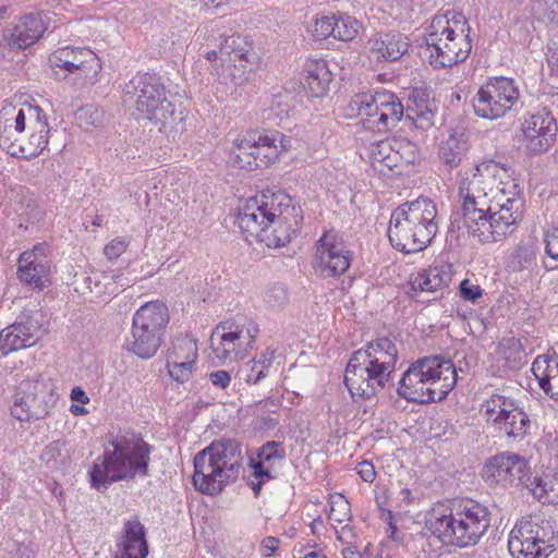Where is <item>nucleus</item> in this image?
Here are the masks:
<instances>
[{"mask_svg": "<svg viewBox=\"0 0 558 558\" xmlns=\"http://www.w3.org/2000/svg\"><path fill=\"white\" fill-rule=\"evenodd\" d=\"M463 225L482 243L497 242L514 232L525 201L509 168L493 159L477 163L459 184Z\"/></svg>", "mask_w": 558, "mask_h": 558, "instance_id": "f257e3e1", "label": "nucleus"}, {"mask_svg": "<svg viewBox=\"0 0 558 558\" xmlns=\"http://www.w3.org/2000/svg\"><path fill=\"white\" fill-rule=\"evenodd\" d=\"M122 101L138 119L150 121L168 137L174 138L185 130V109L167 98L165 85L153 75L138 74L130 80L123 88Z\"/></svg>", "mask_w": 558, "mask_h": 558, "instance_id": "f03ea898", "label": "nucleus"}, {"mask_svg": "<svg viewBox=\"0 0 558 558\" xmlns=\"http://www.w3.org/2000/svg\"><path fill=\"white\" fill-rule=\"evenodd\" d=\"M150 446L135 434L108 435L104 453L90 471V484L99 489L119 481L148 475Z\"/></svg>", "mask_w": 558, "mask_h": 558, "instance_id": "7ed1b4c3", "label": "nucleus"}, {"mask_svg": "<svg viewBox=\"0 0 558 558\" xmlns=\"http://www.w3.org/2000/svg\"><path fill=\"white\" fill-rule=\"evenodd\" d=\"M397 361V345L386 337L354 352L344 373V384L351 396L368 399L379 393L389 383Z\"/></svg>", "mask_w": 558, "mask_h": 558, "instance_id": "20e7f679", "label": "nucleus"}, {"mask_svg": "<svg viewBox=\"0 0 558 558\" xmlns=\"http://www.w3.org/2000/svg\"><path fill=\"white\" fill-rule=\"evenodd\" d=\"M437 230L436 204L428 197H418L392 211L388 236L396 250L411 254L426 248Z\"/></svg>", "mask_w": 558, "mask_h": 558, "instance_id": "39448f33", "label": "nucleus"}, {"mask_svg": "<svg viewBox=\"0 0 558 558\" xmlns=\"http://www.w3.org/2000/svg\"><path fill=\"white\" fill-rule=\"evenodd\" d=\"M490 525L486 507L465 500L456 505L448 513L433 509L426 520L428 532L444 545L458 547L478 543Z\"/></svg>", "mask_w": 558, "mask_h": 558, "instance_id": "423d86ee", "label": "nucleus"}, {"mask_svg": "<svg viewBox=\"0 0 558 558\" xmlns=\"http://www.w3.org/2000/svg\"><path fill=\"white\" fill-rule=\"evenodd\" d=\"M242 468V452L234 440L214 441L194 458L193 484L206 495H217L236 481Z\"/></svg>", "mask_w": 558, "mask_h": 558, "instance_id": "0eeeda50", "label": "nucleus"}, {"mask_svg": "<svg viewBox=\"0 0 558 558\" xmlns=\"http://www.w3.org/2000/svg\"><path fill=\"white\" fill-rule=\"evenodd\" d=\"M471 48L469 27L461 14L434 16L426 36V50L434 68L452 66L464 61Z\"/></svg>", "mask_w": 558, "mask_h": 558, "instance_id": "6e6552de", "label": "nucleus"}, {"mask_svg": "<svg viewBox=\"0 0 558 558\" xmlns=\"http://www.w3.org/2000/svg\"><path fill=\"white\" fill-rule=\"evenodd\" d=\"M168 323L169 312L165 303H145L133 315L131 337L124 348L141 359L154 356L162 343Z\"/></svg>", "mask_w": 558, "mask_h": 558, "instance_id": "1a4fd4ad", "label": "nucleus"}, {"mask_svg": "<svg viewBox=\"0 0 558 558\" xmlns=\"http://www.w3.org/2000/svg\"><path fill=\"white\" fill-rule=\"evenodd\" d=\"M555 543L551 524L538 515H527L510 531L508 549L513 558H547L554 551Z\"/></svg>", "mask_w": 558, "mask_h": 558, "instance_id": "9d476101", "label": "nucleus"}, {"mask_svg": "<svg viewBox=\"0 0 558 558\" xmlns=\"http://www.w3.org/2000/svg\"><path fill=\"white\" fill-rule=\"evenodd\" d=\"M351 109L365 130L378 133L395 128L403 116V106L388 90L356 95L351 101Z\"/></svg>", "mask_w": 558, "mask_h": 558, "instance_id": "9b49d317", "label": "nucleus"}, {"mask_svg": "<svg viewBox=\"0 0 558 558\" xmlns=\"http://www.w3.org/2000/svg\"><path fill=\"white\" fill-rule=\"evenodd\" d=\"M258 331L257 324L246 317L221 322L210 336L214 357L223 363L245 356L253 348Z\"/></svg>", "mask_w": 558, "mask_h": 558, "instance_id": "f8f14e48", "label": "nucleus"}, {"mask_svg": "<svg viewBox=\"0 0 558 558\" xmlns=\"http://www.w3.org/2000/svg\"><path fill=\"white\" fill-rule=\"evenodd\" d=\"M520 92L512 78L493 77L480 87L473 98L477 117L495 120L505 117L519 101Z\"/></svg>", "mask_w": 558, "mask_h": 558, "instance_id": "ddd939ff", "label": "nucleus"}, {"mask_svg": "<svg viewBox=\"0 0 558 558\" xmlns=\"http://www.w3.org/2000/svg\"><path fill=\"white\" fill-rule=\"evenodd\" d=\"M486 422L507 437L521 438L529 433V415L511 397L493 393L481 405Z\"/></svg>", "mask_w": 558, "mask_h": 558, "instance_id": "4468645a", "label": "nucleus"}, {"mask_svg": "<svg viewBox=\"0 0 558 558\" xmlns=\"http://www.w3.org/2000/svg\"><path fill=\"white\" fill-rule=\"evenodd\" d=\"M49 62L56 72L64 71V78L78 87L95 84L101 70L97 54L86 48L60 47L51 53Z\"/></svg>", "mask_w": 558, "mask_h": 558, "instance_id": "2eb2a0df", "label": "nucleus"}, {"mask_svg": "<svg viewBox=\"0 0 558 558\" xmlns=\"http://www.w3.org/2000/svg\"><path fill=\"white\" fill-rule=\"evenodd\" d=\"M53 395L51 385L44 378L23 380L14 395L11 414L21 422L39 420L49 413Z\"/></svg>", "mask_w": 558, "mask_h": 558, "instance_id": "dca6fc26", "label": "nucleus"}, {"mask_svg": "<svg viewBox=\"0 0 558 558\" xmlns=\"http://www.w3.org/2000/svg\"><path fill=\"white\" fill-rule=\"evenodd\" d=\"M278 193L262 192L254 195L243 203L239 209L238 226L248 242H258L263 235L266 223L270 217L276 216V208H279L280 202Z\"/></svg>", "mask_w": 558, "mask_h": 558, "instance_id": "f3484780", "label": "nucleus"}, {"mask_svg": "<svg viewBox=\"0 0 558 558\" xmlns=\"http://www.w3.org/2000/svg\"><path fill=\"white\" fill-rule=\"evenodd\" d=\"M279 208H276V216L270 217L266 229L259 239L268 247H282L295 235L302 221L301 209L296 207L291 197L279 192Z\"/></svg>", "mask_w": 558, "mask_h": 558, "instance_id": "a211bd4d", "label": "nucleus"}, {"mask_svg": "<svg viewBox=\"0 0 558 558\" xmlns=\"http://www.w3.org/2000/svg\"><path fill=\"white\" fill-rule=\"evenodd\" d=\"M529 462L518 453L504 452L490 458L484 465L483 478L489 486L525 487L529 478Z\"/></svg>", "mask_w": 558, "mask_h": 558, "instance_id": "6ab92c4d", "label": "nucleus"}, {"mask_svg": "<svg viewBox=\"0 0 558 558\" xmlns=\"http://www.w3.org/2000/svg\"><path fill=\"white\" fill-rule=\"evenodd\" d=\"M16 124L22 129L24 158L38 156L48 145L47 116L38 106L26 105L17 109Z\"/></svg>", "mask_w": 558, "mask_h": 558, "instance_id": "aec40b11", "label": "nucleus"}, {"mask_svg": "<svg viewBox=\"0 0 558 558\" xmlns=\"http://www.w3.org/2000/svg\"><path fill=\"white\" fill-rule=\"evenodd\" d=\"M351 264L350 251L342 239L332 232H325L315 244L314 268L323 278L344 274Z\"/></svg>", "mask_w": 558, "mask_h": 558, "instance_id": "412c9836", "label": "nucleus"}, {"mask_svg": "<svg viewBox=\"0 0 558 558\" xmlns=\"http://www.w3.org/2000/svg\"><path fill=\"white\" fill-rule=\"evenodd\" d=\"M519 142L530 154L537 155L549 149L557 134L554 117L546 110L524 118L520 126Z\"/></svg>", "mask_w": 558, "mask_h": 558, "instance_id": "4be33fe9", "label": "nucleus"}, {"mask_svg": "<svg viewBox=\"0 0 558 558\" xmlns=\"http://www.w3.org/2000/svg\"><path fill=\"white\" fill-rule=\"evenodd\" d=\"M198 357L196 340L187 336H178L167 351V368L170 377L178 383L189 381Z\"/></svg>", "mask_w": 558, "mask_h": 558, "instance_id": "5701e85b", "label": "nucleus"}, {"mask_svg": "<svg viewBox=\"0 0 558 558\" xmlns=\"http://www.w3.org/2000/svg\"><path fill=\"white\" fill-rule=\"evenodd\" d=\"M19 279L36 289H44L49 282L50 260L47 245L36 244L32 250L23 252L19 257Z\"/></svg>", "mask_w": 558, "mask_h": 558, "instance_id": "b1692460", "label": "nucleus"}, {"mask_svg": "<svg viewBox=\"0 0 558 558\" xmlns=\"http://www.w3.org/2000/svg\"><path fill=\"white\" fill-rule=\"evenodd\" d=\"M424 369H428L427 379L433 401H441L454 388L458 375L451 360L434 355L420 359Z\"/></svg>", "mask_w": 558, "mask_h": 558, "instance_id": "393cba45", "label": "nucleus"}, {"mask_svg": "<svg viewBox=\"0 0 558 558\" xmlns=\"http://www.w3.org/2000/svg\"><path fill=\"white\" fill-rule=\"evenodd\" d=\"M50 17L44 13H29L21 17L19 23L7 35L8 45L13 49H26L37 43L48 29Z\"/></svg>", "mask_w": 558, "mask_h": 558, "instance_id": "a878e982", "label": "nucleus"}, {"mask_svg": "<svg viewBox=\"0 0 558 558\" xmlns=\"http://www.w3.org/2000/svg\"><path fill=\"white\" fill-rule=\"evenodd\" d=\"M427 374L429 375L428 369H424L420 360L412 363L399 381V396L417 403L433 401L430 386L427 384Z\"/></svg>", "mask_w": 558, "mask_h": 558, "instance_id": "bb28decb", "label": "nucleus"}, {"mask_svg": "<svg viewBox=\"0 0 558 558\" xmlns=\"http://www.w3.org/2000/svg\"><path fill=\"white\" fill-rule=\"evenodd\" d=\"M409 47L408 37L401 33H377L367 41L369 58L377 61H396Z\"/></svg>", "mask_w": 558, "mask_h": 558, "instance_id": "cd10ccee", "label": "nucleus"}, {"mask_svg": "<svg viewBox=\"0 0 558 558\" xmlns=\"http://www.w3.org/2000/svg\"><path fill=\"white\" fill-rule=\"evenodd\" d=\"M147 554L143 524L137 519L126 521L124 534L117 542L112 558H146Z\"/></svg>", "mask_w": 558, "mask_h": 558, "instance_id": "c85d7f7f", "label": "nucleus"}, {"mask_svg": "<svg viewBox=\"0 0 558 558\" xmlns=\"http://www.w3.org/2000/svg\"><path fill=\"white\" fill-rule=\"evenodd\" d=\"M219 51L221 56H228L230 62H245L251 68H258L260 64V58L254 51L252 40L239 33L222 34Z\"/></svg>", "mask_w": 558, "mask_h": 558, "instance_id": "c756f323", "label": "nucleus"}, {"mask_svg": "<svg viewBox=\"0 0 558 558\" xmlns=\"http://www.w3.org/2000/svg\"><path fill=\"white\" fill-rule=\"evenodd\" d=\"M15 114L17 109L13 106H7L0 111V147L11 156L24 157V138Z\"/></svg>", "mask_w": 558, "mask_h": 558, "instance_id": "7c9ffc66", "label": "nucleus"}, {"mask_svg": "<svg viewBox=\"0 0 558 558\" xmlns=\"http://www.w3.org/2000/svg\"><path fill=\"white\" fill-rule=\"evenodd\" d=\"M38 339V328L35 325L28 323L13 324L0 332V351L3 354H9L34 345Z\"/></svg>", "mask_w": 558, "mask_h": 558, "instance_id": "2f4dec72", "label": "nucleus"}, {"mask_svg": "<svg viewBox=\"0 0 558 558\" xmlns=\"http://www.w3.org/2000/svg\"><path fill=\"white\" fill-rule=\"evenodd\" d=\"M525 488L543 505H558V469L549 468L525 478Z\"/></svg>", "mask_w": 558, "mask_h": 558, "instance_id": "473e14b6", "label": "nucleus"}, {"mask_svg": "<svg viewBox=\"0 0 558 558\" xmlns=\"http://www.w3.org/2000/svg\"><path fill=\"white\" fill-rule=\"evenodd\" d=\"M332 81L327 62L322 59H307L303 68V86L314 97H323Z\"/></svg>", "mask_w": 558, "mask_h": 558, "instance_id": "72a5a7b5", "label": "nucleus"}, {"mask_svg": "<svg viewBox=\"0 0 558 558\" xmlns=\"http://www.w3.org/2000/svg\"><path fill=\"white\" fill-rule=\"evenodd\" d=\"M257 461L252 463V468L254 469V475L256 478H259V482L253 486V489L256 495H258L260 489V484L263 478H274L277 474V468L281 463L283 459V451L280 447V444L276 441H269L265 444L257 456Z\"/></svg>", "mask_w": 558, "mask_h": 558, "instance_id": "f704fd0d", "label": "nucleus"}, {"mask_svg": "<svg viewBox=\"0 0 558 558\" xmlns=\"http://www.w3.org/2000/svg\"><path fill=\"white\" fill-rule=\"evenodd\" d=\"M257 144H259V167H268L279 158L288 154L292 147V141L289 136L278 132L257 134Z\"/></svg>", "mask_w": 558, "mask_h": 558, "instance_id": "c9c22d12", "label": "nucleus"}, {"mask_svg": "<svg viewBox=\"0 0 558 558\" xmlns=\"http://www.w3.org/2000/svg\"><path fill=\"white\" fill-rule=\"evenodd\" d=\"M257 133H247L239 135L232 142L231 157L234 165L247 171L259 167V144H257Z\"/></svg>", "mask_w": 558, "mask_h": 558, "instance_id": "e433bc0d", "label": "nucleus"}, {"mask_svg": "<svg viewBox=\"0 0 558 558\" xmlns=\"http://www.w3.org/2000/svg\"><path fill=\"white\" fill-rule=\"evenodd\" d=\"M532 373L543 391L558 401V356H537L532 364Z\"/></svg>", "mask_w": 558, "mask_h": 558, "instance_id": "4c0bfd02", "label": "nucleus"}, {"mask_svg": "<svg viewBox=\"0 0 558 558\" xmlns=\"http://www.w3.org/2000/svg\"><path fill=\"white\" fill-rule=\"evenodd\" d=\"M451 278L452 274L449 266L437 265L412 275L410 286L413 291L435 292L447 287Z\"/></svg>", "mask_w": 558, "mask_h": 558, "instance_id": "58836bf2", "label": "nucleus"}, {"mask_svg": "<svg viewBox=\"0 0 558 558\" xmlns=\"http://www.w3.org/2000/svg\"><path fill=\"white\" fill-rule=\"evenodd\" d=\"M75 291L85 295L87 293L99 296L101 294H113L117 292L114 275L100 270L90 272L75 280Z\"/></svg>", "mask_w": 558, "mask_h": 558, "instance_id": "ea45409f", "label": "nucleus"}, {"mask_svg": "<svg viewBox=\"0 0 558 558\" xmlns=\"http://www.w3.org/2000/svg\"><path fill=\"white\" fill-rule=\"evenodd\" d=\"M396 138L384 140L372 145L369 161L374 171L381 175L396 170L395 145Z\"/></svg>", "mask_w": 558, "mask_h": 558, "instance_id": "a19ab883", "label": "nucleus"}, {"mask_svg": "<svg viewBox=\"0 0 558 558\" xmlns=\"http://www.w3.org/2000/svg\"><path fill=\"white\" fill-rule=\"evenodd\" d=\"M498 360L509 368H518L525 362V351L519 339L513 337L499 341L497 347Z\"/></svg>", "mask_w": 558, "mask_h": 558, "instance_id": "79ce46f5", "label": "nucleus"}, {"mask_svg": "<svg viewBox=\"0 0 558 558\" xmlns=\"http://www.w3.org/2000/svg\"><path fill=\"white\" fill-rule=\"evenodd\" d=\"M275 359V351L267 349L258 359L248 361L241 369V376L248 384H257L265 376Z\"/></svg>", "mask_w": 558, "mask_h": 558, "instance_id": "37998d69", "label": "nucleus"}, {"mask_svg": "<svg viewBox=\"0 0 558 558\" xmlns=\"http://www.w3.org/2000/svg\"><path fill=\"white\" fill-rule=\"evenodd\" d=\"M468 150L466 142L462 136L451 135L441 144L439 148V157L442 162L450 168L457 167Z\"/></svg>", "mask_w": 558, "mask_h": 558, "instance_id": "c03bdc74", "label": "nucleus"}, {"mask_svg": "<svg viewBox=\"0 0 558 558\" xmlns=\"http://www.w3.org/2000/svg\"><path fill=\"white\" fill-rule=\"evenodd\" d=\"M221 60V72H219V70H216V72L219 75L223 76L226 80L230 81L232 84L238 86L244 85L247 82H250L252 80L254 72L258 69L251 68L245 62H239V64H236L235 62L231 63L229 61L228 64H225V60Z\"/></svg>", "mask_w": 558, "mask_h": 558, "instance_id": "a18cd8bd", "label": "nucleus"}, {"mask_svg": "<svg viewBox=\"0 0 558 558\" xmlns=\"http://www.w3.org/2000/svg\"><path fill=\"white\" fill-rule=\"evenodd\" d=\"M332 26L335 28L333 38L342 41L353 40L362 28L361 23L350 15H333Z\"/></svg>", "mask_w": 558, "mask_h": 558, "instance_id": "49530a36", "label": "nucleus"}, {"mask_svg": "<svg viewBox=\"0 0 558 558\" xmlns=\"http://www.w3.org/2000/svg\"><path fill=\"white\" fill-rule=\"evenodd\" d=\"M396 168L413 165L418 158V150L414 143L405 138H396L395 144Z\"/></svg>", "mask_w": 558, "mask_h": 558, "instance_id": "de8ad7c7", "label": "nucleus"}, {"mask_svg": "<svg viewBox=\"0 0 558 558\" xmlns=\"http://www.w3.org/2000/svg\"><path fill=\"white\" fill-rule=\"evenodd\" d=\"M329 519L336 523H344L351 520V506L342 494H332L329 498Z\"/></svg>", "mask_w": 558, "mask_h": 558, "instance_id": "09e8293b", "label": "nucleus"}, {"mask_svg": "<svg viewBox=\"0 0 558 558\" xmlns=\"http://www.w3.org/2000/svg\"><path fill=\"white\" fill-rule=\"evenodd\" d=\"M75 119L81 128L88 131L101 125L104 111L95 105H86L76 111Z\"/></svg>", "mask_w": 558, "mask_h": 558, "instance_id": "8fccbe9b", "label": "nucleus"}, {"mask_svg": "<svg viewBox=\"0 0 558 558\" xmlns=\"http://www.w3.org/2000/svg\"><path fill=\"white\" fill-rule=\"evenodd\" d=\"M332 24L333 15L316 16L307 24V32L317 40L333 37L335 28Z\"/></svg>", "mask_w": 558, "mask_h": 558, "instance_id": "3c124183", "label": "nucleus"}, {"mask_svg": "<svg viewBox=\"0 0 558 558\" xmlns=\"http://www.w3.org/2000/svg\"><path fill=\"white\" fill-rule=\"evenodd\" d=\"M265 304L272 310L282 308L288 303V291L282 284H271L263 294Z\"/></svg>", "mask_w": 558, "mask_h": 558, "instance_id": "603ef678", "label": "nucleus"}, {"mask_svg": "<svg viewBox=\"0 0 558 558\" xmlns=\"http://www.w3.org/2000/svg\"><path fill=\"white\" fill-rule=\"evenodd\" d=\"M129 241L124 236H118L112 239L104 248V254L109 259H116L120 257L128 248Z\"/></svg>", "mask_w": 558, "mask_h": 558, "instance_id": "864d4df0", "label": "nucleus"}, {"mask_svg": "<svg viewBox=\"0 0 558 558\" xmlns=\"http://www.w3.org/2000/svg\"><path fill=\"white\" fill-rule=\"evenodd\" d=\"M546 254L555 260H558V227H553L544 235Z\"/></svg>", "mask_w": 558, "mask_h": 558, "instance_id": "5fc2aeb1", "label": "nucleus"}, {"mask_svg": "<svg viewBox=\"0 0 558 558\" xmlns=\"http://www.w3.org/2000/svg\"><path fill=\"white\" fill-rule=\"evenodd\" d=\"M407 116L412 119L415 123H420V128H425L432 124L433 113L429 109H414L409 107L407 109Z\"/></svg>", "mask_w": 558, "mask_h": 558, "instance_id": "6e6d98bb", "label": "nucleus"}, {"mask_svg": "<svg viewBox=\"0 0 558 558\" xmlns=\"http://www.w3.org/2000/svg\"><path fill=\"white\" fill-rule=\"evenodd\" d=\"M460 293L464 300L475 302L482 296L483 290L480 286L472 283L469 279H464L460 283Z\"/></svg>", "mask_w": 558, "mask_h": 558, "instance_id": "4d7b16f0", "label": "nucleus"}, {"mask_svg": "<svg viewBox=\"0 0 558 558\" xmlns=\"http://www.w3.org/2000/svg\"><path fill=\"white\" fill-rule=\"evenodd\" d=\"M357 474L363 481L372 483L376 477L374 465L368 461H362L356 465Z\"/></svg>", "mask_w": 558, "mask_h": 558, "instance_id": "13d9d810", "label": "nucleus"}, {"mask_svg": "<svg viewBox=\"0 0 558 558\" xmlns=\"http://www.w3.org/2000/svg\"><path fill=\"white\" fill-rule=\"evenodd\" d=\"M209 379L215 387L225 389L231 381V376L227 371H216L209 374Z\"/></svg>", "mask_w": 558, "mask_h": 558, "instance_id": "bf43d9fd", "label": "nucleus"}, {"mask_svg": "<svg viewBox=\"0 0 558 558\" xmlns=\"http://www.w3.org/2000/svg\"><path fill=\"white\" fill-rule=\"evenodd\" d=\"M392 502L398 507L408 506L412 502V495L409 488H399L398 492H391Z\"/></svg>", "mask_w": 558, "mask_h": 558, "instance_id": "052dcab7", "label": "nucleus"}, {"mask_svg": "<svg viewBox=\"0 0 558 558\" xmlns=\"http://www.w3.org/2000/svg\"><path fill=\"white\" fill-rule=\"evenodd\" d=\"M335 530L337 538L342 543L351 545L352 542L355 539L354 529L350 524H345L340 529L335 526Z\"/></svg>", "mask_w": 558, "mask_h": 558, "instance_id": "680f3d73", "label": "nucleus"}, {"mask_svg": "<svg viewBox=\"0 0 558 558\" xmlns=\"http://www.w3.org/2000/svg\"><path fill=\"white\" fill-rule=\"evenodd\" d=\"M279 547V539L274 536H267L262 541L260 553L265 557H270Z\"/></svg>", "mask_w": 558, "mask_h": 558, "instance_id": "e2e57ef3", "label": "nucleus"}, {"mask_svg": "<svg viewBox=\"0 0 558 558\" xmlns=\"http://www.w3.org/2000/svg\"><path fill=\"white\" fill-rule=\"evenodd\" d=\"M70 397L73 401L80 402L82 405L89 402V397L81 387H74Z\"/></svg>", "mask_w": 558, "mask_h": 558, "instance_id": "0e129e2a", "label": "nucleus"}, {"mask_svg": "<svg viewBox=\"0 0 558 558\" xmlns=\"http://www.w3.org/2000/svg\"><path fill=\"white\" fill-rule=\"evenodd\" d=\"M387 534H388V537L390 539H392L393 542H396V543L402 542V537L400 536L397 526L392 522H389V524H388Z\"/></svg>", "mask_w": 558, "mask_h": 558, "instance_id": "69168bd1", "label": "nucleus"}, {"mask_svg": "<svg viewBox=\"0 0 558 558\" xmlns=\"http://www.w3.org/2000/svg\"><path fill=\"white\" fill-rule=\"evenodd\" d=\"M341 553L343 558H362L361 554L352 546L343 548Z\"/></svg>", "mask_w": 558, "mask_h": 558, "instance_id": "338daca9", "label": "nucleus"}, {"mask_svg": "<svg viewBox=\"0 0 558 558\" xmlns=\"http://www.w3.org/2000/svg\"><path fill=\"white\" fill-rule=\"evenodd\" d=\"M220 51H217V50H209V51H206L204 57L207 61L209 62H214V61H217L218 60V56H219Z\"/></svg>", "mask_w": 558, "mask_h": 558, "instance_id": "774afa93", "label": "nucleus"}]
</instances>
